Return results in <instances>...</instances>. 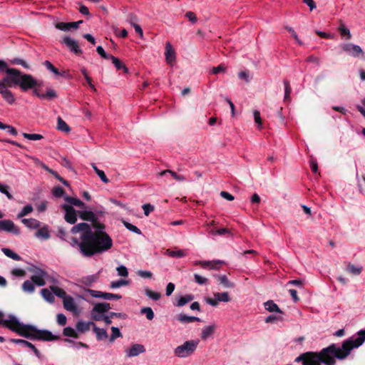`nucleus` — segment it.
Returning a JSON list of instances; mask_svg holds the SVG:
<instances>
[{"label": "nucleus", "mask_w": 365, "mask_h": 365, "mask_svg": "<svg viewBox=\"0 0 365 365\" xmlns=\"http://www.w3.org/2000/svg\"><path fill=\"white\" fill-rule=\"evenodd\" d=\"M10 341L14 344L22 345L23 346H29L37 357H40V351L31 342L21 339H11Z\"/></svg>", "instance_id": "obj_16"}, {"label": "nucleus", "mask_w": 365, "mask_h": 365, "mask_svg": "<svg viewBox=\"0 0 365 365\" xmlns=\"http://www.w3.org/2000/svg\"><path fill=\"white\" fill-rule=\"evenodd\" d=\"M214 296L218 302H228L230 301V297L227 292H217L214 294Z\"/></svg>", "instance_id": "obj_43"}, {"label": "nucleus", "mask_w": 365, "mask_h": 365, "mask_svg": "<svg viewBox=\"0 0 365 365\" xmlns=\"http://www.w3.org/2000/svg\"><path fill=\"white\" fill-rule=\"evenodd\" d=\"M50 289L53 292V294L63 300L68 296L66 292L61 288L57 286H50Z\"/></svg>", "instance_id": "obj_33"}, {"label": "nucleus", "mask_w": 365, "mask_h": 365, "mask_svg": "<svg viewBox=\"0 0 365 365\" xmlns=\"http://www.w3.org/2000/svg\"><path fill=\"white\" fill-rule=\"evenodd\" d=\"M110 309V304L108 303H97L91 310V318L94 321H101V317L103 314L107 312Z\"/></svg>", "instance_id": "obj_8"}, {"label": "nucleus", "mask_w": 365, "mask_h": 365, "mask_svg": "<svg viewBox=\"0 0 365 365\" xmlns=\"http://www.w3.org/2000/svg\"><path fill=\"white\" fill-rule=\"evenodd\" d=\"M34 274L31 277L32 282L37 286H43L46 284V277H47V272L41 269L36 268L34 270Z\"/></svg>", "instance_id": "obj_10"}, {"label": "nucleus", "mask_w": 365, "mask_h": 365, "mask_svg": "<svg viewBox=\"0 0 365 365\" xmlns=\"http://www.w3.org/2000/svg\"><path fill=\"white\" fill-rule=\"evenodd\" d=\"M63 334L64 336L78 338L76 331L71 327H67L63 329Z\"/></svg>", "instance_id": "obj_46"}, {"label": "nucleus", "mask_w": 365, "mask_h": 365, "mask_svg": "<svg viewBox=\"0 0 365 365\" xmlns=\"http://www.w3.org/2000/svg\"><path fill=\"white\" fill-rule=\"evenodd\" d=\"M166 252L168 256H170L171 257H176V258L184 257L187 255L186 252L182 250H167Z\"/></svg>", "instance_id": "obj_36"}, {"label": "nucleus", "mask_w": 365, "mask_h": 365, "mask_svg": "<svg viewBox=\"0 0 365 365\" xmlns=\"http://www.w3.org/2000/svg\"><path fill=\"white\" fill-rule=\"evenodd\" d=\"M34 210L33 207L31 205H27L24 206L21 210L18 213L17 217L18 218H22L24 216L29 215V213L32 212Z\"/></svg>", "instance_id": "obj_42"}, {"label": "nucleus", "mask_w": 365, "mask_h": 365, "mask_svg": "<svg viewBox=\"0 0 365 365\" xmlns=\"http://www.w3.org/2000/svg\"><path fill=\"white\" fill-rule=\"evenodd\" d=\"M92 223L94 232L86 222L78 223L71 229L72 234L80 233V239L72 237L70 245L73 247H77L86 257L106 252L113 246L111 237L105 232V225L98 220Z\"/></svg>", "instance_id": "obj_1"}, {"label": "nucleus", "mask_w": 365, "mask_h": 365, "mask_svg": "<svg viewBox=\"0 0 365 365\" xmlns=\"http://www.w3.org/2000/svg\"><path fill=\"white\" fill-rule=\"evenodd\" d=\"M345 349L336 344H331L324 348L318 354L306 352L300 354L295 359L296 362H302V365H320L322 363L325 365H335L336 359L344 360L348 356Z\"/></svg>", "instance_id": "obj_4"}, {"label": "nucleus", "mask_w": 365, "mask_h": 365, "mask_svg": "<svg viewBox=\"0 0 365 365\" xmlns=\"http://www.w3.org/2000/svg\"><path fill=\"white\" fill-rule=\"evenodd\" d=\"M57 235L61 240H65V241H68L69 243L71 241V238L73 237H70L69 240H67L68 234L65 231V230L63 228H62V227H59L58 228V235Z\"/></svg>", "instance_id": "obj_54"}, {"label": "nucleus", "mask_w": 365, "mask_h": 365, "mask_svg": "<svg viewBox=\"0 0 365 365\" xmlns=\"http://www.w3.org/2000/svg\"><path fill=\"white\" fill-rule=\"evenodd\" d=\"M43 99L52 100L57 97L56 92L53 89H48L45 93L43 94Z\"/></svg>", "instance_id": "obj_52"}, {"label": "nucleus", "mask_w": 365, "mask_h": 365, "mask_svg": "<svg viewBox=\"0 0 365 365\" xmlns=\"http://www.w3.org/2000/svg\"><path fill=\"white\" fill-rule=\"evenodd\" d=\"M64 193V190L63 189L60 187V186H58V187H55L53 190H52V194L53 196H55L56 197H60L61 196H63Z\"/></svg>", "instance_id": "obj_62"}, {"label": "nucleus", "mask_w": 365, "mask_h": 365, "mask_svg": "<svg viewBox=\"0 0 365 365\" xmlns=\"http://www.w3.org/2000/svg\"><path fill=\"white\" fill-rule=\"evenodd\" d=\"M168 174L170 175L174 179L180 182L184 181L185 180V178L183 175H178L176 173L170 170H163L159 173V175L165 176Z\"/></svg>", "instance_id": "obj_31"}, {"label": "nucleus", "mask_w": 365, "mask_h": 365, "mask_svg": "<svg viewBox=\"0 0 365 365\" xmlns=\"http://www.w3.org/2000/svg\"><path fill=\"white\" fill-rule=\"evenodd\" d=\"M177 319L182 324H189L200 321V319L197 317L187 316L185 314H179L177 316Z\"/></svg>", "instance_id": "obj_20"}, {"label": "nucleus", "mask_w": 365, "mask_h": 365, "mask_svg": "<svg viewBox=\"0 0 365 365\" xmlns=\"http://www.w3.org/2000/svg\"><path fill=\"white\" fill-rule=\"evenodd\" d=\"M43 65L45 66V67L48 71H50L51 72H52L55 75H59L60 74L59 71L49 61H45L43 62Z\"/></svg>", "instance_id": "obj_51"}, {"label": "nucleus", "mask_w": 365, "mask_h": 365, "mask_svg": "<svg viewBox=\"0 0 365 365\" xmlns=\"http://www.w3.org/2000/svg\"><path fill=\"white\" fill-rule=\"evenodd\" d=\"M83 21H78L77 22H69V23H64L61 22L57 24L56 28L61 30V31H69L71 29H77L78 28V26L80 24H81Z\"/></svg>", "instance_id": "obj_18"}, {"label": "nucleus", "mask_w": 365, "mask_h": 365, "mask_svg": "<svg viewBox=\"0 0 365 365\" xmlns=\"http://www.w3.org/2000/svg\"><path fill=\"white\" fill-rule=\"evenodd\" d=\"M41 295L43 297V299L50 302L52 303L54 302L55 297L53 292L51 290H49L46 288L42 289L41 291Z\"/></svg>", "instance_id": "obj_32"}, {"label": "nucleus", "mask_w": 365, "mask_h": 365, "mask_svg": "<svg viewBox=\"0 0 365 365\" xmlns=\"http://www.w3.org/2000/svg\"><path fill=\"white\" fill-rule=\"evenodd\" d=\"M193 299L194 295L191 294L180 296L176 299V302L175 303V305L177 307H183L187 303L192 301Z\"/></svg>", "instance_id": "obj_21"}, {"label": "nucleus", "mask_w": 365, "mask_h": 365, "mask_svg": "<svg viewBox=\"0 0 365 365\" xmlns=\"http://www.w3.org/2000/svg\"><path fill=\"white\" fill-rule=\"evenodd\" d=\"M124 226L130 231L134 232V233H136L138 235H140L141 234V231L135 225L128 222H126V221H123V222Z\"/></svg>", "instance_id": "obj_48"}, {"label": "nucleus", "mask_w": 365, "mask_h": 365, "mask_svg": "<svg viewBox=\"0 0 365 365\" xmlns=\"http://www.w3.org/2000/svg\"><path fill=\"white\" fill-rule=\"evenodd\" d=\"M78 215L83 220L90 221L92 222L98 220L97 214L91 211L88 207L83 210L78 211Z\"/></svg>", "instance_id": "obj_12"}, {"label": "nucleus", "mask_w": 365, "mask_h": 365, "mask_svg": "<svg viewBox=\"0 0 365 365\" xmlns=\"http://www.w3.org/2000/svg\"><path fill=\"white\" fill-rule=\"evenodd\" d=\"M11 63L12 64L21 65L24 68L26 69H29V64L23 59L21 58H14L11 60Z\"/></svg>", "instance_id": "obj_58"}, {"label": "nucleus", "mask_w": 365, "mask_h": 365, "mask_svg": "<svg viewBox=\"0 0 365 365\" xmlns=\"http://www.w3.org/2000/svg\"><path fill=\"white\" fill-rule=\"evenodd\" d=\"M342 50L353 57H359L360 55L364 56V53L362 48L353 43H344L341 46Z\"/></svg>", "instance_id": "obj_11"}, {"label": "nucleus", "mask_w": 365, "mask_h": 365, "mask_svg": "<svg viewBox=\"0 0 365 365\" xmlns=\"http://www.w3.org/2000/svg\"><path fill=\"white\" fill-rule=\"evenodd\" d=\"M1 251L6 257L14 260L19 261L21 259V257L18 254H16V252H14V251L9 248H2Z\"/></svg>", "instance_id": "obj_34"}, {"label": "nucleus", "mask_w": 365, "mask_h": 365, "mask_svg": "<svg viewBox=\"0 0 365 365\" xmlns=\"http://www.w3.org/2000/svg\"><path fill=\"white\" fill-rule=\"evenodd\" d=\"M364 341L365 329H362L359 331L356 334L346 339L342 343V349H345L348 355H349L352 349L359 347Z\"/></svg>", "instance_id": "obj_6"}, {"label": "nucleus", "mask_w": 365, "mask_h": 365, "mask_svg": "<svg viewBox=\"0 0 365 365\" xmlns=\"http://www.w3.org/2000/svg\"><path fill=\"white\" fill-rule=\"evenodd\" d=\"M140 314H145L148 320H153L155 317V314L150 307H143L140 309Z\"/></svg>", "instance_id": "obj_41"}, {"label": "nucleus", "mask_w": 365, "mask_h": 365, "mask_svg": "<svg viewBox=\"0 0 365 365\" xmlns=\"http://www.w3.org/2000/svg\"><path fill=\"white\" fill-rule=\"evenodd\" d=\"M363 267L361 266H355L353 264L349 263L347 266V270L354 275H359L361 274Z\"/></svg>", "instance_id": "obj_44"}, {"label": "nucleus", "mask_w": 365, "mask_h": 365, "mask_svg": "<svg viewBox=\"0 0 365 365\" xmlns=\"http://www.w3.org/2000/svg\"><path fill=\"white\" fill-rule=\"evenodd\" d=\"M62 43L66 45V46L70 49V51L76 54H81L83 53L82 50L80 49L78 43L73 38L70 37H65Z\"/></svg>", "instance_id": "obj_13"}, {"label": "nucleus", "mask_w": 365, "mask_h": 365, "mask_svg": "<svg viewBox=\"0 0 365 365\" xmlns=\"http://www.w3.org/2000/svg\"><path fill=\"white\" fill-rule=\"evenodd\" d=\"M129 284V280L120 279L117 281L111 282L110 287L112 289L119 288L122 286H126Z\"/></svg>", "instance_id": "obj_40"}, {"label": "nucleus", "mask_w": 365, "mask_h": 365, "mask_svg": "<svg viewBox=\"0 0 365 365\" xmlns=\"http://www.w3.org/2000/svg\"><path fill=\"white\" fill-rule=\"evenodd\" d=\"M2 316L3 314L0 312V317ZM0 325L31 340L51 341L58 339V336L53 335L51 331L38 329L33 325L24 324L12 314L9 315L7 319H0Z\"/></svg>", "instance_id": "obj_3"}, {"label": "nucleus", "mask_w": 365, "mask_h": 365, "mask_svg": "<svg viewBox=\"0 0 365 365\" xmlns=\"http://www.w3.org/2000/svg\"><path fill=\"white\" fill-rule=\"evenodd\" d=\"M215 329V325L206 326L203 327L201 333V339L204 340L207 339L210 335H212L214 333Z\"/></svg>", "instance_id": "obj_28"}, {"label": "nucleus", "mask_w": 365, "mask_h": 365, "mask_svg": "<svg viewBox=\"0 0 365 365\" xmlns=\"http://www.w3.org/2000/svg\"><path fill=\"white\" fill-rule=\"evenodd\" d=\"M145 349L143 345L140 344H133L130 349L126 350V354L128 357L138 356L140 354L144 353Z\"/></svg>", "instance_id": "obj_15"}, {"label": "nucleus", "mask_w": 365, "mask_h": 365, "mask_svg": "<svg viewBox=\"0 0 365 365\" xmlns=\"http://www.w3.org/2000/svg\"><path fill=\"white\" fill-rule=\"evenodd\" d=\"M62 208L65 211V220L69 224H75L77 221V215H78V212L76 211L73 206L66 204L63 205Z\"/></svg>", "instance_id": "obj_9"}, {"label": "nucleus", "mask_w": 365, "mask_h": 365, "mask_svg": "<svg viewBox=\"0 0 365 365\" xmlns=\"http://www.w3.org/2000/svg\"><path fill=\"white\" fill-rule=\"evenodd\" d=\"M285 29L291 34L292 36L295 39L297 43L299 45H302V41L299 38L298 35L295 32V31L293 29V28L290 26H286Z\"/></svg>", "instance_id": "obj_60"}, {"label": "nucleus", "mask_w": 365, "mask_h": 365, "mask_svg": "<svg viewBox=\"0 0 365 365\" xmlns=\"http://www.w3.org/2000/svg\"><path fill=\"white\" fill-rule=\"evenodd\" d=\"M4 214L0 212V219L3 218ZM0 231H4L15 235H20V229L11 220H0Z\"/></svg>", "instance_id": "obj_7"}, {"label": "nucleus", "mask_w": 365, "mask_h": 365, "mask_svg": "<svg viewBox=\"0 0 365 365\" xmlns=\"http://www.w3.org/2000/svg\"><path fill=\"white\" fill-rule=\"evenodd\" d=\"M142 207L144 211V215L145 216H148L150 215V213L154 210V206L149 203L144 204L142 206Z\"/></svg>", "instance_id": "obj_63"}, {"label": "nucleus", "mask_w": 365, "mask_h": 365, "mask_svg": "<svg viewBox=\"0 0 365 365\" xmlns=\"http://www.w3.org/2000/svg\"><path fill=\"white\" fill-rule=\"evenodd\" d=\"M122 337V334L120 329L118 327H111V335L110 336V341L113 342L115 339Z\"/></svg>", "instance_id": "obj_45"}, {"label": "nucleus", "mask_w": 365, "mask_h": 365, "mask_svg": "<svg viewBox=\"0 0 365 365\" xmlns=\"http://www.w3.org/2000/svg\"><path fill=\"white\" fill-rule=\"evenodd\" d=\"M96 51L103 58H105V59H109L110 57L112 56V55L108 54L101 46H97Z\"/></svg>", "instance_id": "obj_59"}, {"label": "nucleus", "mask_w": 365, "mask_h": 365, "mask_svg": "<svg viewBox=\"0 0 365 365\" xmlns=\"http://www.w3.org/2000/svg\"><path fill=\"white\" fill-rule=\"evenodd\" d=\"M121 295L113 293L105 292L103 299L106 300H118L121 299Z\"/></svg>", "instance_id": "obj_56"}, {"label": "nucleus", "mask_w": 365, "mask_h": 365, "mask_svg": "<svg viewBox=\"0 0 365 365\" xmlns=\"http://www.w3.org/2000/svg\"><path fill=\"white\" fill-rule=\"evenodd\" d=\"M264 306L266 310L270 312H277L279 314L282 313V311L279 309V306L274 303L272 300H268L264 303Z\"/></svg>", "instance_id": "obj_26"}, {"label": "nucleus", "mask_w": 365, "mask_h": 365, "mask_svg": "<svg viewBox=\"0 0 365 365\" xmlns=\"http://www.w3.org/2000/svg\"><path fill=\"white\" fill-rule=\"evenodd\" d=\"M65 341L70 343L73 348L77 349H78L81 347H85V348L88 347V346L87 344H86L83 342H81V341L76 342V341H74L73 340L68 339H66Z\"/></svg>", "instance_id": "obj_50"}, {"label": "nucleus", "mask_w": 365, "mask_h": 365, "mask_svg": "<svg viewBox=\"0 0 365 365\" xmlns=\"http://www.w3.org/2000/svg\"><path fill=\"white\" fill-rule=\"evenodd\" d=\"M21 222L30 230H36L40 227L41 222L34 218H24L21 220Z\"/></svg>", "instance_id": "obj_19"}, {"label": "nucleus", "mask_w": 365, "mask_h": 365, "mask_svg": "<svg viewBox=\"0 0 365 365\" xmlns=\"http://www.w3.org/2000/svg\"><path fill=\"white\" fill-rule=\"evenodd\" d=\"M63 307L68 311H75L76 309V303L71 296L68 295L63 300Z\"/></svg>", "instance_id": "obj_24"}, {"label": "nucleus", "mask_w": 365, "mask_h": 365, "mask_svg": "<svg viewBox=\"0 0 365 365\" xmlns=\"http://www.w3.org/2000/svg\"><path fill=\"white\" fill-rule=\"evenodd\" d=\"M93 330L94 333L96 334L97 340L102 341V340H104L108 338V333L105 329L98 328L94 324Z\"/></svg>", "instance_id": "obj_25"}, {"label": "nucleus", "mask_w": 365, "mask_h": 365, "mask_svg": "<svg viewBox=\"0 0 365 365\" xmlns=\"http://www.w3.org/2000/svg\"><path fill=\"white\" fill-rule=\"evenodd\" d=\"M36 237L41 240H48L50 238L49 227L47 225L40 226L35 233Z\"/></svg>", "instance_id": "obj_17"}, {"label": "nucleus", "mask_w": 365, "mask_h": 365, "mask_svg": "<svg viewBox=\"0 0 365 365\" xmlns=\"http://www.w3.org/2000/svg\"><path fill=\"white\" fill-rule=\"evenodd\" d=\"M65 200L67 202L70 203L71 205H75V206L81 207V208H86L87 207V206L86 205V204L83 202H82L81 200L77 199V198H74V197H72L70 196H66Z\"/></svg>", "instance_id": "obj_27"}, {"label": "nucleus", "mask_w": 365, "mask_h": 365, "mask_svg": "<svg viewBox=\"0 0 365 365\" xmlns=\"http://www.w3.org/2000/svg\"><path fill=\"white\" fill-rule=\"evenodd\" d=\"M216 277L220 283L222 284L225 287L233 288L235 287V284L231 282L226 275H217Z\"/></svg>", "instance_id": "obj_29"}, {"label": "nucleus", "mask_w": 365, "mask_h": 365, "mask_svg": "<svg viewBox=\"0 0 365 365\" xmlns=\"http://www.w3.org/2000/svg\"><path fill=\"white\" fill-rule=\"evenodd\" d=\"M109 59L112 61L117 70L122 69L125 73L128 72V68L125 66V65L123 64L118 58L112 55Z\"/></svg>", "instance_id": "obj_30"}, {"label": "nucleus", "mask_w": 365, "mask_h": 365, "mask_svg": "<svg viewBox=\"0 0 365 365\" xmlns=\"http://www.w3.org/2000/svg\"><path fill=\"white\" fill-rule=\"evenodd\" d=\"M339 31H340V34L341 36H346L347 39H350L351 37L350 31L349 29L346 28L343 24H341L339 28Z\"/></svg>", "instance_id": "obj_57"}, {"label": "nucleus", "mask_w": 365, "mask_h": 365, "mask_svg": "<svg viewBox=\"0 0 365 365\" xmlns=\"http://www.w3.org/2000/svg\"><path fill=\"white\" fill-rule=\"evenodd\" d=\"M98 279V274L85 276L81 278L80 282L86 286L90 287Z\"/></svg>", "instance_id": "obj_22"}, {"label": "nucleus", "mask_w": 365, "mask_h": 365, "mask_svg": "<svg viewBox=\"0 0 365 365\" xmlns=\"http://www.w3.org/2000/svg\"><path fill=\"white\" fill-rule=\"evenodd\" d=\"M284 101L289 102L290 101V95L292 93V88L290 86L289 82L287 80H284Z\"/></svg>", "instance_id": "obj_37"}, {"label": "nucleus", "mask_w": 365, "mask_h": 365, "mask_svg": "<svg viewBox=\"0 0 365 365\" xmlns=\"http://www.w3.org/2000/svg\"><path fill=\"white\" fill-rule=\"evenodd\" d=\"M23 136L26 139H28L30 140H39L43 138V135H41V134H37V133L31 134V133H24Z\"/></svg>", "instance_id": "obj_49"}, {"label": "nucleus", "mask_w": 365, "mask_h": 365, "mask_svg": "<svg viewBox=\"0 0 365 365\" xmlns=\"http://www.w3.org/2000/svg\"><path fill=\"white\" fill-rule=\"evenodd\" d=\"M194 279H195V282L196 283H197L198 284H205L207 282V278L202 277L201 275H200L198 274H194Z\"/></svg>", "instance_id": "obj_64"}, {"label": "nucleus", "mask_w": 365, "mask_h": 365, "mask_svg": "<svg viewBox=\"0 0 365 365\" xmlns=\"http://www.w3.org/2000/svg\"><path fill=\"white\" fill-rule=\"evenodd\" d=\"M137 274L143 278L150 279L153 277V273L148 270H138Z\"/></svg>", "instance_id": "obj_61"}, {"label": "nucleus", "mask_w": 365, "mask_h": 365, "mask_svg": "<svg viewBox=\"0 0 365 365\" xmlns=\"http://www.w3.org/2000/svg\"><path fill=\"white\" fill-rule=\"evenodd\" d=\"M145 294L149 297L150 299L154 300V301H158L160 299L161 295L159 292H153L152 291L151 289H150L149 288H145Z\"/></svg>", "instance_id": "obj_38"}, {"label": "nucleus", "mask_w": 365, "mask_h": 365, "mask_svg": "<svg viewBox=\"0 0 365 365\" xmlns=\"http://www.w3.org/2000/svg\"><path fill=\"white\" fill-rule=\"evenodd\" d=\"M94 323L92 322H83V321H78L76 323V329L78 331L84 333L90 329V327H93Z\"/></svg>", "instance_id": "obj_23"}, {"label": "nucleus", "mask_w": 365, "mask_h": 365, "mask_svg": "<svg viewBox=\"0 0 365 365\" xmlns=\"http://www.w3.org/2000/svg\"><path fill=\"white\" fill-rule=\"evenodd\" d=\"M253 115H254L255 122L257 125L258 128L261 129L262 126V119L260 117V113L258 110H255L253 111Z\"/></svg>", "instance_id": "obj_53"}, {"label": "nucleus", "mask_w": 365, "mask_h": 365, "mask_svg": "<svg viewBox=\"0 0 365 365\" xmlns=\"http://www.w3.org/2000/svg\"><path fill=\"white\" fill-rule=\"evenodd\" d=\"M165 55L167 63L172 66L175 61L176 55L175 51L173 48V46L170 42H168L165 45Z\"/></svg>", "instance_id": "obj_14"}, {"label": "nucleus", "mask_w": 365, "mask_h": 365, "mask_svg": "<svg viewBox=\"0 0 365 365\" xmlns=\"http://www.w3.org/2000/svg\"><path fill=\"white\" fill-rule=\"evenodd\" d=\"M34 283L29 280H26L22 284V289L24 292L28 293L34 292L35 289Z\"/></svg>", "instance_id": "obj_39"}, {"label": "nucleus", "mask_w": 365, "mask_h": 365, "mask_svg": "<svg viewBox=\"0 0 365 365\" xmlns=\"http://www.w3.org/2000/svg\"><path fill=\"white\" fill-rule=\"evenodd\" d=\"M57 128L65 133H68L71 130L70 127L61 117H58L57 120Z\"/></svg>", "instance_id": "obj_35"}, {"label": "nucleus", "mask_w": 365, "mask_h": 365, "mask_svg": "<svg viewBox=\"0 0 365 365\" xmlns=\"http://www.w3.org/2000/svg\"><path fill=\"white\" fill-rule=\"evenodd\" d=\"M199 343L200 341L198 339L185 341L174 349V355L180 359L191 356L197 350Z\"/></svg>", "instance_id": "obj_5"}, {"label": "nucleus", "mask_w": 365, "mask_h": 365, "mask_svg": "<svg viewBox=\"0 0 365 365\" xmlns=\"http://www.w3.org/2000/svg\"><path fill=\"white\" fill-rule=\"evenodd\" d=\"M6 76L0 81V95L9 105L15 103V97L9 87L19 86L21 91L26 92L41 83L31 75L23 73L19 70L6 67Z\"/></svg>", "instance_id": "obj_2"}, {"label": "nucleus", "mask_w": 365, "mask_h": 365, "mask_svg": "<svg viewBox=\"0 0 365 365\" xmlns=\"http://www.w3.org/2000/svg\"><path fill=\"white\" fill-rule=\"evenodd\" d=\"M116 271L118 272V274L120 277H128V271L125 266L124 265H120L116 268Z\"/></svg>", "instance_id": "obj_55"}, {"label": "nucleus", "mask_w": 365, "mask_h": 365, "mask_svg": "<svg viewBox=\"0 0 365 365\" xmlns=\"http://www.w3.org/2000/svg\"><path fill=\"white\" fill-rule=\"evenodd\" d=\"M9 186L0 182V192L4 194L9 200L14 198L13 195L9 192Z\"/></svg>", "instance_id": "obj_47"}]
</instances>
